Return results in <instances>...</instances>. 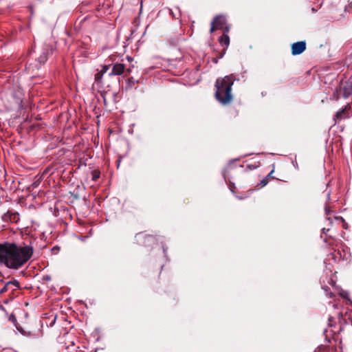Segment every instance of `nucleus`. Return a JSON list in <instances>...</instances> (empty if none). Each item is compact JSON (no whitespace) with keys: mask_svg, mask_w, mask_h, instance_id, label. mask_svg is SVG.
Returning <instances> with one entry per match:
<instances>
[{"mask_svg":"<svg viewBox=\"0 0 352 352\" xmlns=\"http://www.w3.org/2000/svg\"><path fill=\"white\" fill-rule=\"evenodd\" d=\"M10 286L8 285V283L6 284V285L0 290V293L3 294L4 292H6L9 289Z\"/></svg>","mask_w":352,"mask_h":352,"instance_id":"9b49d317","label":"nucleus"},{"mask_svg":"<svg viewBox=\"0 0 352 352\" xmlns=\"http://www.w3.org/2000/svg\"><path fill=\"white\" fill-rule=\"evenodd\" d=\"M2 219L6 222L10 221L16 223L19 221V217L17 213L8 212L2 216Z\"/></svg>","mask_w":352,"mask_h":352,"instance_id":"39448f33","label":"nucleus"},{"mask_svg":"<svg viewBox=\"0 0 352 352\" xmlns=\"http://www.w3.org/2000/svg\"><path fill=\"white\" fill-rule=\"evenodd\" d=\"M327 295L329 296L330 298H332L333 296V294L331 292H329L327 289H325Z\"/></svg>","mask_w":352,"mask_h":352,"instance_id":"2eb2a0df","label":"nucleus"},{"mask_svg":"<svg viewBox=\"0 0 352 352\" xmlns=\"http://www.w3.org/2000/svg\"><path fill=\"white\" fill-rule=\"evenodd\" d=\"M33 248L30 245H18L13 243H0V263L10 269L17 270L32 256Z\"/></svg>","mask_w":352,"mask_h":352,"instance_id":"f257e3e1","label":"nucleus"},{"mask_svg":"<svg viewBox=\"0 0 352 352\" xmlns=\"http://www.w3.org/2000/svg\"><path fill=\"white\" fill-rule=\"evenodd\" d=\"M306 49V43L304 41L294 43L292 46V53L293 55H298L302 53Z\"/></svg>","mask_w":352,"mask_h":352,"instance_id":"20e7f679","label":"nucleus"},{"mask_svg":"<svg viewBox=\"0 0 352 352\" xmlns=\"http://www.w3.org/2000/svg\"><path fill=\"white\" fill-rule=\"evenodd\" d=\"M124 71V65L121 63H116L113 66L111 75H121Z\"/></svg>","mask_w":352,"mask_h":352,"instance_id":"423d86ee","label":"nucleus"},{"mask_svg":"<svg viewBox=\"0 0 352 352\" xmlns=\"http://www.w3.org/2000/svg\"><path fill=\"white\" fill-rule=\"evenodd\" d=\"M0 309L2 310V311H6L4 307L2 305H0Z\"/></svg>","mask_w":352,"mask_h":352,"instance_id":"f3484780","label":"nucleus"},{"mask_svg":"<svg viewBox=\"0 0 352 352\" xmlns=\"http://www.w3.org/2000/svg\"><path fill=\"white\" fill-rule=\"evenodd\" d=\"M336 219H338V220H342V221H343L342 217H336Z\"/></svg>","mask_w":352,"mask_h":352,"instance_id":"6ab92c4d","label":"nucleus"},{"mask_svg":"<svg viewBox=\"0 0 352 352\" xmlns=\"http://www.w3.org/2000/svg\"><path fill=\"white\" fill-rule=\"evenodd\" d=\"M325 212L327 214H328L330 212V206L326 204L325 206Z\"/></svg>","mask_w":352,"mask_h":352,"instance_id":"ddd939ff","label":"nucleus"},{"mask_svg":"<svg viewBox=\"0 0 352 352\" xmlns=\"http://www.w3.org/2000/svg\"><path fill=\"white\" fill-rule=\"evenodd\" d=\"M226 19L225 16H216L213 21L211 23V28H210V32H213L216 31L217 30L219 29H225L226 27H228L226 25Z\"/></svg>","mask_w":352,"mask_h":352,"instance_id":"7ed1b4c3","label":"nucleus"},{"mask_svg":"<svg viewBox=\"0 0 352 352\" xmlns=\"http://www.w3.org/2000/svg\"><path fill=\"white\" fill-rule=\"evenodd\" d=\"M348 108H349V107L347 105L344 109L339 110L334 116L335 121L340 120L344 118L345 117V112Z\"/></svg>","mask_w":352,"mask_h":352,"instance_id":"6e6552de","label":"nucleus"},{"mask_svg":"<svg viewBox=\"0 0 352 352\" xmlns=\"http://www.w3.org/2000/svg\"><path fill=\"white\" fill-rule=\"evenodd\" d=\"M232 75L226 76L223 78H218L215 83L217 100L223 104L230 103L232 100L231 87L233 85Z\"/></svg>","mask_w":352,"mask_h":352,"instance_id":"f03ea898","label":"nucleus"},{"mask_svg":"<svg viewBox=\"0 0 352 352\" xmlns=\"http://www.w3.org/2000/svg\"><path fill=\"white\" fill-rule=\"evenodd\" d=\"M128 60H131V58L130 57H128Z\"/></svg>","mask_w":352,"mask_h":352,"instance_id":"412c9836","label":"nucleus"},{"mask_svg":"<svg viewBox=\"0 0 352 352\" xmlns=\"http://www.w3.org/2000/svg\"><path fill=\"white\" fill-rule=\"evenodd\" d=\"M99 177H100V173L96 170H94L92 173L93 180H94V181L97 180L99 178Z\"/></svg>","mask_w":352,"mask_h":352,"instance_id":"9d476101","label":"nucleus"},{"mask_svg":"<svg viewBox=\"0 0 352 352\" xmlns=\"http://www.w3.org/2000/svg\"><path fill=\"white\" fill-rule=\"evenodd\" d=\"M261 184H262V186H264L267 184V182H265V180H263L261 182Z\"/></svg>","mask_w":352,"mask_h":352,"instance_id":"dca6fc26","label":"nucleus"},{"mask_svg":"<svg viewBox=\"0 0 352 352\" xmlns=\"http://www.w3.org/2000/svg\"><path fill=\"white\" fill-rule=\"evenodd\" d=\"M340 295L343 297V298H347V296H348V294L347 292H342L340 293Z\"/></svg>","mask_w":352,"mask_h":352,"instance_id":"4468645a","label":"nucleus"},{"mask_svg":"<svg viewBox=\"0 0 352 352\" xmlns=\"http://www.w3.org/2000/svg\"><path fill=\"white\" fill-rule=\"evenodd\" d=\"M46 58L45 57L43 58V62L45 61Z\"/></svg>","mask_w":352,"mask_h":352,"instance_id":"4be33fe9","label":"nucleus"},{"mask_svg":"<svg viewBox=\"0 0 352 352\" xmlns=\"http://www.w3.org/2000/svg\"><path fill=\"white\" fill-rule=\"evenodd\" d=\"M327 199H330V194H329V193H328V194H327Z\"/></svg>","mask_w":352,"mask_h":352,"instance_id":"aec40b11","label":"nucleus"},{"mask_svg":"<svg viewBox=\"0 0 352 352\" xmlns=\"http://www.w3.org/2000/svg\"><path fill=\"white\" fill-rule=\"evenodd\" d=\"M10 320L13 322V323H16V319L14 316V315L12 314L10 316Z\"/></svg>","mask_w":352,"mask_h":352,"instance_id":"f8f14e48","label":"nucleus"},{"mask_svg":"<svg viewBox=\"0 0 352 352\" xmlns=\"http://www.w3.org/2000/svg\"><path fill=\"white\" fill-rule=\"evenodd\" d=\"M8 285L14 286L15 288H19V283L16 280H13L8 282Z\"/></svg>","mask_w":352,"mask_h":352,"instance_id":"1a4fd4ad","label":"nucleus"},{"mask_svg":"<svg viewBox=\"0 0 352 352\" xmlns=\"http://www.w3.org/2000/svg\"><path fill=\"white\" fill-rule=\"evenodd\" d=\"M229 31V28L226 27V30L223 31V35L219 38V41L222 45L228 46L230 43V38L227 33Z\"/></svg>","mask_w":352,"mask_h":352,"instance_id":"0eeeda50","label":"nucleus"},{"mask_svg":"<svg viewBox=\"0 0 352 352\" xmlns=\"http://www.w3.org/2000/svg\"><path fill=\"white\" fill-rule=\"evenodd\" d=\"M100 73H98L96 75V78H100Z\"/></svg>","mask_w":352,"mask_h":352,"instance_id":"a211bd4d","label":"nucleus"}]
</instances>
